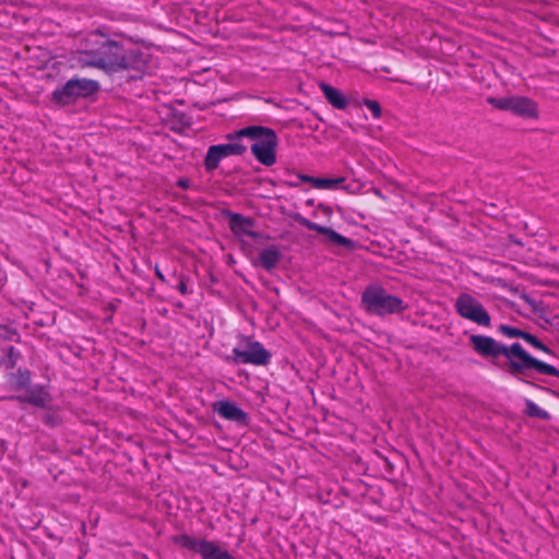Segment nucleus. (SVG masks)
<instances>
[{
	"mask_svg": "<svg viewBox=\"0 0 559 559\" xmlns=\"http://www.w3.org/2000/svg\"><path fill=\"white\" fill-rule=\"evenodd\" d=\"M151 61L152 56L147 49H126L114 40L102 44L97 52L82 51L78 58V62L82 67L99 68L107 72L134 71L133 78L144 75L150 69Z\"/></svg>",
	"mask_w": 559,
	"mask_h": 559,
	"instance_id": "obj_1",
	"label": "nucleus"
},
{
	"mask_svg": "<svg viewBox=\"0 0 559 559\" xmlns=\"http://www.w3.org/2000/svg\"><path fill=\"white\" fill-rule=\"evenodd\" d=\"M240 134H247L246 138L253 142L251 153L260 164L269 167L276 163L278 141L272 129L252 126L240 129Z\"/></svg>",
	"mask_w": 559,
	"mask_h": 559,
	"instance_id": "obj_2",
	"label": "nucleus"
},
{
	"mask_svg": "<svg viewBox=\"0 0 559 559\" xmlns=\"http://www.w3.org/2000/svg\"><path fill=\"white\" fill-rule=\"evenodd\" d=\"M361 302L369 313L386 316L402 312L406 309L405 302L397 296L388 294L380 286H369L362 293Z\"/></svg>",
	"mask_w": 559,
	"mask_h": 559,
	"instance_id": "obj_3",
	"label": "nucleus"
},
{
	"mask_svg": "<svg viewBox=\"0 0 559 559\" xmlns=\"http://www.w3.org/2000/svg\"><path fill=\"white\" fill-rule=\"evenodd\" d=\"M503 356L509 360L512 373L532 368L543 374L559 376V371L554 366L532 357L519 343L506 347Z\"/></svg>",
	"mask_w": 559,
	"mask_h": 559,
	"instance_id": "obj_4",
	"label": "nucleus"
},
{
	"mask_svg": "<svg viewBox=\"0 0 559 559\" xmlns=\"http://www.w3.org/2000/svg\"><path fill=\"white\" fill-rule=\"evenodd\" d=\"M99 90L97 81L88 79L69 80L62 87L52 93V97L57 103L67 104L72 98L87 97Z\"/></svg>",
	"mask_w": 559,
	"mask_h": 559,
	"instance_id": "obj_5",
	"label": "nucleus"
},
{
	"mask_svg": "<svg viewBox=\"0 0 559 559\" xmlns=\"http://www.w3.org/2000/svg\"><path fill=\"white\" fill-rule=\"evenodd\" d=\"M456 312L464 319L480 326H489L491 319L483 305L468 294H461L455 301Z\"/></svg>",
	"mask_w": 559,
	"mask_h": 559,
	"instance_id": "obj_6",
	"label": "nucleus"
},
{
	"mask_svg": "<svg viewBox=\"0 0 559 559\" xmlns=\"http://www.w3.org/2000/svg\"><path fill=\"white\" fill-rule=\"evenodd\" d=\"M491 104L496 108L510 111L525 119H536L538 117V108L535 102L523 96H511L499 99H491Z\"/></svg>",
	"mask_w": 559,
	"mask_h": 559,
	"instance_id": "obj_7",
	"label": "nucleus"
},
{
	"mask_svg": "<svg viewBox=\"0 0 559 559\" xmlns=\"http://www.w3.org/2000/svg\"><path fill=\"white\" fill-rule=\"evenodd\" d=\"M271 354L263 347L260 342H247L246 349L235 347L233 355L228 358L235 364H251L255 366L266 365L270 361Z\"/></svg>",
	"mask_w": 559,
	"mask_h": 559,
	"instance_id": "obj_8",
	"label": "nucleus"
},
{
	"mask_svg": "<svg viewBox=\"0 0 559 559\" xmlns=\"http://www.w3.org/2000/svg\"><path fill=\"white\" fill-rule=\"evenodd\" d=\"M469 341L474 350L483 357H499L503 356L506 346L499 344L490 336L486 335H472Z\"/></svg>",
	"mask_w": 559,
	"mask_h": 559,
	"instance_id": "obj_9",
	"label": "nucleus"
},
{
	"mask_svg": "<svg viewBox=\"0 0 559 559\" xmlns=\"http://www.w3.org/2000/svg\"><path fill=\"white\" fill-rule=\"evenodd\" d=\"M227 216L229 217V227L236 237L239 239L259 238L260 235L254 230V222L251 218L236 213H228Z\"/></svg>",
	"mask_w": 559,
	"mask_h": 559,
	"instance_id": "obj_10",
	"label": "nucleus"
},
{
	"mask_svg": "<svg viewBox=\"0 0 559 559\" xmlns=\"http://www.w3.org/2000/svg\"><path fill=\"white\" fill-rule=\"evenodd\" d=\"M214 411L225 419L238 423H245L247 414L235 403L229 401H219L214 405Z\"/></svg>",
	"mask_w": 559,
	"mask_h": 559,
	"instance_id": "obj_11",
	"label": "nucleus"
},
{
	"mask_svg": "<svg viewBox=\"0 0 559 559\" xmlns=\"http://www.w3.org/2000/svg\"><path fill=\"white\" fill-rule=\"evenodd\" d=\"M246 136L247 134H240V130H238L227 135L228 143L217 144V146L225 157L241 155L247 151V145L242 143V139Z\"/></svg>",
	"mask_w": 559,
	"mask_h": 559,
	"instance_id": "obj_12",
	"label": "nucleus"
},
{
	"mask_svg": "<svg viewBox=\"0 0 559 559\" xmlns=\"http://www.w3.org/2000/svg\"><path fill=\"white\" fill-rule=\"evenodd\" d=\"M301 224L310 230H313V231H317L318 234L326 236L335 245L346 247L350 243L349 239L340 235L338 233H336L335 230H333L329 227L321 226V225L310 222L306 218L302 219Z\"/></svg>",
	"mask_w": 559,
	"mask_h": 559,
	"instance_id": "obj_13",
	"label": "nucleus"
},
{
	"mask_svg": "<svg viewBox=\"0 0 559 559\" xmlns=\"http://www.w3.org/2000/svg\"><path fill=\"white\" fill-rule=\"evenodd\" d=\"M319 87L321 92L323 93L326 100L337 109H345L348 105L347 97L337 88L326 84V83H320Z\"/></svg>",
	"mask_w": 559,
	"mask_h": 559,
	"instance_id": "obj_14",
	"label": "nucleus"
},
{
	"mask_svg": "<svg viewBox=\"0 0 559 559\" xmlns=\"http://www.w3.org/2000/svg\"><path fill=\"white\" fill-rule=\"evenodd\" d=\"M200 555L203 559H235L227 550L209 540H204Z\"/></svg>",
	"mask_w": 559,
	"mask_h": 559,
	"instance_id": "obj_15",
	"label": "nucleus"
},
{
	"mask_svg": "<svg viewBox=\"0 0 559 559\" xmlns=\"http://www.w3.org/2000/svg\"><path fill=\"white\" fill-rule=\"evenodd\" d=\"M302 182L311 183L316 189H334L345 181L344 177L337 178H317L307 175H298Z\"/></svg>",
	"mask_w": 559,
	"mask_h": 559,
	"instance_id": "obj_16",
	"label": "nucleus"
},
{
	"mask_svg": "<svg viewBox=\"0 0 559 559\" xmlns=\"http://www.w3.org/2000/svg\"><path fill=\"white\" fill-rule=\"evenodd\" d=\"M259 260L265 270L271 271L278 264L281 252L275 246L266 247L260 252Z\"/></svg>",
	"mask_w": 559,
	"mask_h": 559,
	"instance_id": "obj_17",
	"label": "nucleus"
},
{
	"mask_svg": "<svg viewBox=\"0 0 559 559\" xmlns=\"http://www.w3.org/2000/svg\"><path fill=\"white\" fill-rule=\"evenodd\" d=\"M224 158L226 157L217 145L210 146L204 158V167L206 171L211 173L216 169Z\"/></svg>",
	"mask_w": 559,
	"mask_h": 559,
	"instance_id": "obj_18",
	"label": "nucleus"
},
{
	"mask_svg": "<svg viewBox=\"0 0 559 559\" xmlns=\"http://www.w3.org/2000/svg\"><path fill=\"white\" fill-rule=\"evenodd\" d=\"M525 406H526L525 413L530 417H536V418L546 419V420L550 418V415L546 411L540 408L537 404H535L531 400L525 401Z\"/></svg>",
	"mask_w": 559,
	"mask_h": 559,
	"instance_id": "obj_19",
	"label": "nucleus"
},
{
	"mask_svg": "<svg viewBox=\"0 0 559 559\" xmlns=\"http://www.w3.org/2000/svg\"><path fill=\"white\" fill-rule=\"evenodd\" d=\"M178 543L181 546L200 554V548L203 545L204 539H195L188 535H183L178 538Z\"/></svg>",
	"mask_w": 559,
	"mask_h": 559,
	"instance_id": "obj_20",
	"label": "nucleus"
},
{
	"mask_svg": "<svg viewBox=\"0 0 559 559\" xmlns=\"http://www.w3.org/2000/svg\"><path fill=\"white\" fill-rule=\"evenodd\" d=\"M362 104L371 111L374 119H379L381 117V106L377 100L364 99Z\"/></svg>",
	"mask_w": 559,
	"mask_h": 559,
	"instance_id": "obj_21",
	"label": "nucleus"
},
{
	"mask_svg": "<svg viewBox=\"0 0 559 559\" xmlns=\"http://www.w3.org/2000/svg\"><path fill=\"white\" fill-rule=\"evenodd\" d=\"M523 340L531 344L533 347L542 352L549 353L548 347H546L542 342H539L534 335L525 332V335H523Z\"/></svg>",
	"mask_w": 559,
	"mask_h": 559,
	"instance_id": "obj_22",
	"label": "nucleus"
},
{
	"mask_svg": "<svg viewBox=\"0 0 559 559\" xmlns=\"http://www.w3.org/2000/svg\"><path fill=\"white\" fill-rule=\"evenodd\" d=\"M500 331L503 335H506L508 337H522L523 338V335H525V332H523L516 328L508 326V325H501Z\"/></svg>",
	"mask_w": 559,
	"mask_h": 559,
	"instance_id": "obj_23",
	"label": "nucleus"
},
{
	"mask_svg": "<svg viewBox=\"0 0 559 559\" xmlns=\"http://www.w3.org/2000/svg\"><path fill=\"white\" fill-rule=\"evenodd\" d=\"M31 401H32V403H33V404H35V405H37V406H41V407H44V406H45V404H46V401H47V399H46V394H45V393H43V392H40V393H39V394H37V395H33V396H32V399H31Z\"/></svg>",
	"mask_w": 559,
	"mask_h": 559,
	"instance_id": "obj_24",
	"label": "nucleus"
},
{
	"mask_svg": "<svg viewBox=\"0 0 559 559\" xmlns=\"http://www.w3.org/2000/svg\"><path fill=\"white\" fill-rule=\"evenodd\" d=\"M177 186L186 190L190 187V180L187 178H180L177 181Z\"/></svg>",
	"mask_w": 559,
	"mask_h": 559,
	"instance_id": "obj_25",
	"label": "nucleus"
},
{
	"mask_svg": "<svg viewBox=\"0 0 559 559\" xmlns=\"http://www.w3.org/2000/svg\"><path fill=\"white\" fill-rule=\"evenodd\" d=\"M178 289H179L181 295H187L188 294V287H187V284L185 282H181L179 284Z\"/></svg>",
	"mask_w": 559,
	"mask_h": 559,
	"instance_id": "obj_26",
	"label": "nucleus"
},
{
	"mask_svg": "<svg viewBox=\"0 0 559 559\" xmlns=\"http://www.w3.org/2000/svg\"><path fill=\"white\" fill-rule=\"evenodd\" d=\"M155 273L157 275L158 278H160L162 281H164V275L160 273V271L158 269L155 270Z\"/></svg>",
	"mask_w": 559,
	"mask_h": 559,
	"instance_id": "obj_27",
	"label": "nucleus"
},
{
	"mask_svg": "<svg viewBox=\"0 0 559 559\" xmlns=\"http://www.w3.org/2000/svg\"><path fill=\"white\" fill-rule=\"evenodd\" d=\"M373 193L379 198H383L382 193L378 189H374Z\"/></svg>",
	"mask_w": 559,
	"mask_h": 559,
	"instance_id": "obj_28",
	"label": "nucleus"
},
{
	"mask_svg": "<svg viewBox=\"0 0 559 559\" xmlns=\"http://www.w3.org/2000/svg\"><path fill=\"white\" fill-rule=\"evenodd\" d=\"M343 189L346 190V191H350L348 186L343 187Z\"/></svg>",
	"mask_w": 559,
	"mask_h": 559,
	"instance_id": "obj_29",
	"label": "nucleus"
}]
</instances>
